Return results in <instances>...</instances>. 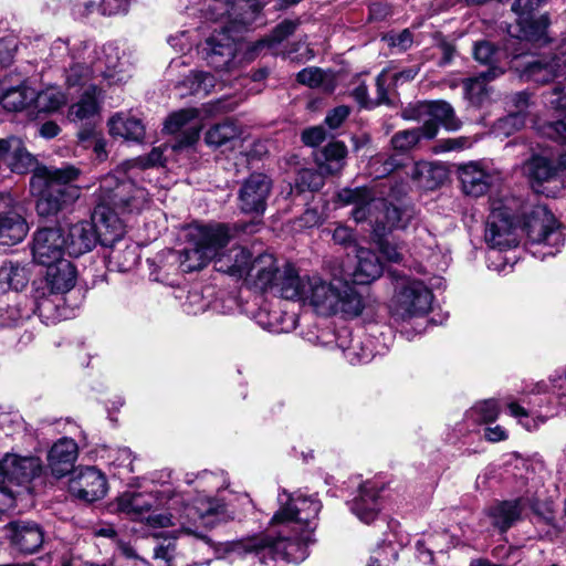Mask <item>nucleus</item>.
<instances>
[{
	"label": "nucleus",
	"instance_id": "obj_1",
	"mask_svg": "<svg viewBox=\"0 0 566 566\" xmlns=\"http://www.w3.org/2000/svg\"><path fill=\"white\" fill-rule=\"evenodd\" d=\"M280 509L273 515L275 524L291 522L295 526L293 537L279 536L271 538H251L247 542L229 544V551L253 554L262 565H270L277 558L287 562H297L304 558L305 547L312 543L313 533L317 526V515L322 509L321 502L315 496L303 494H289L285 490L279 494Z\"/></svg>",
	"mask_w": 566,
	"mask_h": 566
},
{
	"label": "nucleus",
	"instance_id": "obj_2",
	"mask_svg": "<svg viewBox=\"0 0 566 566\" xmlns=\"http://www.w3.org/2000/svg\"><path fill=\"white\" fill-rule=\"evenodd\" d=\"M0 159L11 172L24 175L33 171L30 186L33 192L50 200L53 192L55 206L62 210L80 197V188L69 185L77 179L80 170L71 165L63 167H36V158L27 149L23 140L17 136L0 138Z\"/></svg>",
	"mask_w": 566,
	"mask_h": 566
},
{
	"label": "nucleus",
	"instance_id": "obj_3",
	"mask_svg": "<svg viewBox=\"0 0 566 566\" xmlns=\"http://www.w3.org/2000/svg\"><path fill=\"white\" fill-rule=\"evenodd\" d=\"M263 8L261 0H213L207 15L222 21L202 46L203 59L217 71H229L235 66L237 34L256 23Z\"/></svg>",
	"mask_w": 566,
	"mask_h": 566
},
{
	"label": "nucleus",
	"instance_id": "obj_4",
	"mask_svg": "<svg viewBox=\"0 0 566 566\" xmlns=\"http://www.w3.org/2000/svg\"><path fill=\"white\" fill-rule=\"evenodd\" d=\"M158 505V497L153 492L126 491L116 499L117 511L130 520L146 522L151 527L179 525L186 534L195 533L190 525L198 521L208 525V518L222 516L226 512L223 503L209 495H199L193 503L169 513H155Z\"/></svg>",
	"mask_w": 566,
	"mask_h": 566
},
{
	"label": "nucleus",
	"instance_id": "obj_5",
	"mask_svg": "<svg viewBox=\"0 0 566 566\" xmlns=\"http://www.w3.org/2000/svg\"><path fill=\"white\" fill-rule=\"evenodd\" d=\"M253 227L249 223L233 227L226 223L191 226L188 233L190 244L178 253L181 271L201 270L228 245L237 232L251 233Z\"/></svg>",
	"mask_w": 566,
	"mask_h": 566
},
{
	"label": "nucleus",
	"instance_id": "obj_6",
	"mask_svg": "<svg viewBox=\"0 0 566 566\" xmlns=\"http://www.w3.org/2000/svg\"><path fill=\"white\" fill-rule=\"evenodd\" d=\"M302 302L322 316L342 314L356 317L365 307L363 296L354 284L337 279L328 282L319 275L311 276Z\"/></svg>",
	"mask_w": 566,
	"mask_h": 566
},
{
	"label": "nucleus",
	"instance_id": "obj_7",
	"mask_svg": "<svg viewBox=\"0 0 566 566\" xmlns=\"http://www.w3.org/2000/svg\"><path fill=\"white\" fill-rule=\"evenodd\" d=\"M521 234H525L531 245H541L531 251L535 258L545 260L554 256L564 244L563 226L555 214H520Z\"/></svg>",
	"mask_w": 566,
	"mask_h": 566
},
{
	"label": "nucleus",
	"instance_id": "obj_8",
	"mask_svg": "<svg viewBox=\"0 0 566 566\" xmlns=\"http://www.w3.org/2000/svg\"><path fill=\"white\" fill-rule=\"evenodd\" d=\"M432 300V292L421 281L401 279L396 286L392 316L400 321L423 316L430 311Z\"/></svg>",
	"mask_w": 566,
	"mask_h": 566
},
{
	"label": "nucleus",
	"instance_id": "obj_9",
	"mask_svg": "<svg viewBox=\"0 0 566 566\" xmlns=\"http://www.w3.org/2000/svg\"><path fill=\"white\" fill-rule=\"evenodd\" d=\"M42 472V462L36 457L7 454L0 462V494L14 497L12 485L30 483Z\"/></svg>",
	"mask_w": 566,
	"mask_h": 566
},
{
	"label": "nucleus",
	"instance_id": "obj_10",
	"mask_svg": "<svg viewBox=\"0 0 566 566\" xmlns=\"http://www.w3.org/2000/svg\"><path fill=\"white\" fill-rule=\"evenodd\" d=\"M373 240L377 243L382 256L392 263L403 261L402 247L387 240L386 235L395 229H406L411 221V214H369Z\"/></svg>",
	"mask_w": 566,
	"mask_h": 566
},
{
	"label": "nucleus",
	"instance_id": "obj_11",
	"mask_svg": "<svg viewBox=\"0 0 566 566\" xmlns=\"http://www.w3.org/2000/svg\"><path fill=\"white\" fill-rule=\"evenodd\" d=\"M520 214H488L484 239L492 249L507 250L521 240Z\"/></svg>",
	"mask_w": 566,
	"mask_h": 566
},
{
	"label": "nucleus",
	"instance_id": "obj_12",
	"mask_svg": "<svg viewBox=\"0 0 566 566\" xmlns=\"http://www.w3.org/2000/svg\"><path fill=\"white\" fill-rule=\"evenodd\" d=\"M65 237L61 227H49L41 221L35 232L32 245L33 260L44 266L65 260Z\"/></svg>",
	"mask_w": 566,
	"mask_h": 566
},
{
	"label": "nucleus",
	"instance_id": "obj_13",
	"mask_svg": "<svg viewBox=\"0 0 566 566\" xmlns=\"http://www.w3.org/2000/svg\"><path fill=\"white\" fill-rule=\"evenodd\" d=\"M402 117L409 120H432L441 124L446 129L454 132L461 128L462 123L457 117L452 105L446 101H424L409 105L402 111Z\"/></svg>",
	"mask_w": 566,
	"mask_h": 566
},
{
	"label": "nucleus",
	"instance_id": "obj_14",
	"mask_svg": "<svg viewBox=\"0 0 566 566\" xmlns=\"http://www.w3.org/2000/svg\"><path fill=\"white\" fill-rule=\"evenodd\" d=\"M532 188L535 192L554 196L563 186L559 161L555 164L544 156H533L524 166Z\"/></svg>",
	"mask_w": 566,
	"mask_h": 566
},
{
	"label": "nucleus",
	"instance_id": "obj_15",
	"mask_svg": "<svg viewBox=\"0 0 566 566\" xmlns=\"http://www.w3.org/2000/svg\"><path fill=\"white\" fill-rule=\"evenodd\" d=\"M566 76V52L557 54H543L527 61L522 70L521 77L545 84L556 77Z\"/></svg>",
	"mask_w": 566,
	"mask_h": 566
},
{
	"label": "nucleus",
	"instance_id": "obj_16",
	"mask_svg": "<svg viewBox=\"0 0 566 566\" xmlns=\"http://www.w3.org/2000/svg\"><path fill=\"white\" fill-rule=\"evenodd\" d=\"M70 493L85 502L102 499L107 492L105 475L94 467L80 470L69 483Z\"/></svg>",
	"mask_w": 566,
	"mask_h": 566
},
{
	"label": "nucleus",
	"instance_id": "obj_17",
	"mask_svg": "<svg viewBox=\"0 0 566 566\" xmlns=\"http://www.w3.org/2000/svg\"><path fill=\"white\" fill-rule=\"evenodd\" d=\"M547 0H515L512 4V11L518 17L520 32L516 38L521 41L539 42L544 39L546 21L543 19L534 20L533 12L536 11Z\"/></svg>",
	"mask_w": 566,
	"mask_h": 566
},
{
	"label": "nucleus",
	"instance_id": "obj_18",
	"mask_svg": "<svg viewBox=\"0 0 566 566\" xmlns=\"http://www.w3.org/2000/svg\"><path fill=\"white\" fill-rule=\"evenodd\" d=\"M283 269L271 253H262L253 259L245 281L250 287L261 292H272Z\"/></svg>",
	"mask_w": 566,
	"mask_h": 566
},
{
	"label": "nucleus",
	"instance_id": "obj_19",
	"mask_svg": "<svg viewBox=\"0 0 566 566\" xmlns=\"http://www.w3.org/2000/svg\"><path fill=\"white\" fill-rule=\"evenodd\" d=\"M270 191V178L263 174H252L239 192L241 212H264Z\"/></svg>",
	"mask_w": 566,
	"mask_h": 566
},
{
	"label": "nucleus",
	"instance_id": "obj_20",
	"mask_svg": "<svg viewBox=\"0 0 566 566\" xmlns=\"http://www.w3.org/2000/svg\"><path fill=\"white\" fill-rule=\"evenodd\" d=\"M199 112L196 108H186L172 113L165 120L164 129L169 134H176L184 129L174 149H181L193 145L200 135V125L196 122Z\"/></svg>",
	"mask_w": 566,
	"mask_h": 566
},
{
	"label": "nucleus",
	"instance_id": "obj_21",
	"mask_svg": "<svg viewBox=\"0 0 566 566\" xmlns=\"http://www.w3.org/2000/svg\"><path fill=\"white\" fill-rule=\"evenodd\" d=\"M11 545L24 554L35 553L43 544L44 533L39 524L31 521H14L7 526Z\"/></svg>",
	"mask_w": 566,
	"mask_h": 566
},
{
	"label": "nucleus",
	"instance_id": "obj_22",
	"mask_svg": "<svg viewBox=\"0 0 566 566\" xmlns=\"http://www.w3.org/2000/svg\"><path fill=\"white\" fill-rule=\"evenodd\" d=\"M462 191L472 197H481L494 184L496 176L483 169L478 163H469L458 168Z\"/></svg>",
	"mask_w": 566,
	"mask_h": 566
},
{
	"label": "nucleus",
	"instance_id": "obj_23",
	"mask_svg": "<svg viewBox=\"0 0 566 566\" xmlns=\"http://www.w3.org/2000/svg\"><path fill=\"white\" fill-rule=\"evenodd\" d=\"M77 444L73 439L62 438L55 442L48 453V467L55 478L72 472L77 458Z\"/></svg>",
	"mask_w": 566,
	"mask_h": 566
},
{
	"label": "nucleus",
	"instance_id": "obj_24",
	"mask_svg": "<svg viewBox=\"0 0 566 566\" xmlns=\"http://www.w3.org/2000/svg\"><path fill=\"white\" fill-rule=\"evenodd\" d=\"M94 222L81 221L69 228L65 237L66 253L70 256H81L92 251L98 243Z\"/></svg>",
	"mask_w": 566,
	"mask_h": 566
},
{
	"label": "nucleus",
	"instance_id": "obj_25",
	"mask_svg": "<svg viewBox=\"0 0 566 566\" xmlns=\"http://www.w3.org/2000/svg\"><path fill=\"white\" fill-rule=\"evenodd\" d=\"M381 488L373 481H366L359 488L358 495L350 504L352 512L364 523H371L380 511L379 492Z\"/></svg>",
	"mask_w": 566,
	"mask_h": 566
},
{
	"label": "nucleus",
	"instance_id": "obj_26",
	"mask_svg": "<svg viewBox=\"0 0 566 566\" xmlns=\"http://www.w3.org/2000/svg\"><path fill=\"white\" fill-rule=\"evenodd\" d=\"M526 505L524 497L513 500L496 501L486 510L492 525L501 533L510 530L522 515V511Z\"/></svg>",
	"mask_w": 566,
	"mask_h": 566
},
{
	"label": "nucleus",
	"instance_id": "obj_27",
	"mask_svg": "<svg viewBox=\"0 0 566 566\" xmlns=\"http://www.w3.org/2000/svg\"><path fill=\"white\" fill-rule=\"evenodd\" d=\"M76 282V270L69 260H60L54 264L46 266V273L42 284V290H48L50 294H65L71 291Z\"/></svg>",
	"mask_w": 566,
	"mask_h": 566
},
{
	"label": "nucleus",
	"instance_id": "obj_28",
	"mask_svg": "<svg viewBox=\"0 0 566 566\" xmlns=\"http://www.w3.org/2000/svg\"><path fill=\"white\" fill-rule=\"evenodd\" d=\"M311 276L312 275L302 276L293 264L284 263L272 292L285 300L302 302Z\"/></svg>",
	"mask_w": 566,
	"mask_h": 566
},
{
	"label": "nucleus",
	"instance_id": "obj_29",
	"mask_svg": "<svg viewBox=\"0 0 566 566\" xmlns=\"http://www.w3.org/2000/svg\"><path fill=\"white\" fill-rule=\"evenodd\" d=\"M377 202L384 203L377 199L376 193L369 187L344 188L336 193L335 209L353 207V212H364L374 205L378 209Z\"/></svg>",
	"mask_w": 566,
	"mask_h": 566
},
{
	"label": "nucleus",
	"instance_id": "obj_30",
	"mask_svg": "<svg viewBox=\"0 0 566 566\" xmlns=\"http://www.w3.org/2000/svg\"><path fill=\"white\" fill-rule=\"evenodd\" d=\"M96 229L97 242L103 247L113 248L122 242L125 234V222L119 214H91Z\"/></svg>",
	"mask_w": 566,
	"mask_h": 566
},
{
	"label": "nucleus",
	"instance_id": "obj_31",
	"mask_svg": "<svg viewBox=\"0 0 566 566\" xmlns=\"http://www.w3.org/2000/svg\"><path fill=\"white\" fill-rule=\"evenodd\" d=\"M128 185L118 181L114 176H107L102 180L97 196V209H105L107 212H115L128 203L125 197Z\"/></svg>",
	"mask_w": 566,
	"mask_h": 566
},
{
	"label": "nucleus",
	"instance_id": "obj_32",
	"mask_svg": "<svg viewBox=\"0 0 566 566\" xmlns=\"http://www.w3.org/2000/svg\"><path fill=\"white\" fill-rule=\"evenodd\" d=\"M357 265L352 273L353 283L369 284L382 273V264L379 258L369 249L358 247L356 249Z\"/></svg>",
	"mask_w": 566,
	"mask_h": 566
},
{
	"label": "nucleus",
	"instance_id": "obj_33",
	"mask_svg": "<svg viewBox=\"0 0 566 566\" xmlns=\"http://www.w3.org/2000/svg\"><path fill=\"white\" fill-rule=\"evenodd\" d=\"M346 156L347 148L345 144L342 142H332L316 154L315 161L322 171L332 176L343 170Z\"/></svg>",
	"mask_w": 566,
	"mask_h": 566
},
{
	"label": "nucleus",
	"instance_id": "obj_34",
	"mask_svg": "<svg viewBox=\"0 0 566 566\" xmlns=\"http://www.w3.org/2000/svg\"><path fill=\"white\" fill-rule=\"evenodd\" d=\"M503 71L499 67H490L478 76L467 78L463 82L467 99L473 106H481L489 97L488 82L496 78Z\"/></svg>",
	"mask_w": 566,
	"mask_h": 566
},
{
	"label": "nucleus",
	"instance_id": "obj_35",
	"mask_svg": "<svg viewBox=\"0 0 566 566\" xmlns=\"http://www.w3.org/2000/svg\"><path fill=\"white\" fill-rule=\"evenodd\" d=\"M437 134L438 128L436 123L427 120L421 127L397 132L391 137V146L398 151H409L420 142L421 138L431 139L436 137Z\"/></svg>",
	"mask_w": 566,
	"mask_h": 566
},
{
	"label": "nucleus",
	"instance_id": "obj_36",
	"mask_svg": "<svg viewBox=\"0 0 566 566\" xmlns=\"http://www.w3.org/2000/svg\"><path fill=\"white\" fill-rule=\"evenodd\" d=\"M29 226L22 214H0V245H15L28 234Z\"/></svg>",
	"mask_w": 566,
	"mask_h": 566
},
{
	"label": "nucleus",
	"instance_id": "obj_37",
	"mask_svg": "<svg viewBox=\"0 0 566 566\" xmlns=\"http://www.w3.org/2000/svg\"><path fill=\"white\" fill-rule=\"evenodd\" d=\"M109 133L127 140L140 142L145 135L143 123L128 114H116L109 122Z\"/></svg>",
	"mask_w": 566,
	"mask_h": 566
},
{
	"label": "nucleus",
	"instance_id": "obj_38",
	"mask_svg": "<svg viewBox=\"0 0 566 566\" xmlns=\"http://www.w3.org/2000/svg\"><path fill=\"white\" fill-rule=\"evenodd\" d=\"M29 301L23 296H15L12 303H0V327H17L32 316Z\"/></svg>",
	"mask_w": 566,
	"mask_h": 566
},
{
	"label": "nucleus",
	"instance_id": "obj_39",
	"mask_svg": "<svg viewBox=\"0 0 566 566\" xmlns=\"http://www.w3.org/2000/svg\"><path fill=\"white\" fill-rule=\"evenodd\" d=\"M30 280V273L25 265L18 262L8 261L0 268V292L9 290L21 291Z\"/></svg>",
	"mask_w": 566,
	"mask_h": 566
},
{
	"label": "nucleus",
	"instance_id": "obj_40",
	"mask_svg": "<svg viewBox=\"0 0 566 566\" xmlns=\"http://www.w3.org/2000/svg\"><path fill=\"white\" fill-rule=\"evenodd\" d=\"M253 259L254 258H252L250 251L245 248H234L231 250L227 258L228 263H226L222 259L218 260V270L227 272L232 276L244 279L245 282L249 276L250 266L252 265Z\"/></svg>",
	"mask_w": 566,
	"mask_h": 566
},
{
	"label": "nucleus",
	"instance_id": "obj_41",
	"mask_svg": "<svg viewBox=\"0 0 566 566\" xmlns=\"http://www.w3.org/2000/svg\"><path fill=\"white\" fill-rule=\"evenodd\" d=\"M409 174L411 178L419 184V186L427 189L438 187L447 177L443 166L429 161L416 163Z\"/></svg>",
	"mask_w": 566,
	"mask_h": 566
},
{
	"label": "nucleus",
	"instance_id": "obj_42",
	"mask_svg": "<svg viewBox=\"0 0 566 566\" xmlns=\"http://www.w3.org/2000/svg\"><path fill=\"white\" fill-rule=\"evenodd\" d=\"M216 85V78L210 73L206 72H191L184 80L177 82L176 88L179 91V96L187 95H208Z\"/></svg>",
	"mask_w": 566,
	"mask_h": 566
},
{
	"label": "nucleus",
	"instance_id": "obj_43",
	"mask_svg": "<svg viewBox=\"0 0 566 566\" xmlns=\"http://www.w3.org/2000/svg\"><path fill=\"white\" fill-rule=\"evenodd\" d=\"M99 91L95 85L88 86L78 102L71 105L67 117L71 122L88 120L97 114V96Z\"/></svg>",
	"mask_w": 566,
	"mask_h": 566
},
{
	"label": "nucleus",
	"instance_id": "obj_44",
	"mask_svg": "<svg viewBox=\"0 0 566 566\" xmlns=\"http://www.w3.org/2000/svg\"><path fill=\"white\" fill-rule=\"evenodd\" d=\"M241 134L242 128L237 120L226 119L208 129L205 142L207 145L218 148L239 138Z\"/></svg>",
	"mask_w": 566,
	"mask_h": 566
},
{
	"label": "nucleus",
	"instance_id": "obj_45",
	"mask_svg": "<svg viewBox=\"0 0 566 566\" xmlns=\"http://www.w3.org/2000/svg\"><path fill=\"white\" fill-rule=\"evenodd\" d=\"M417 254L433 268L442 269L447 265L444 255L438 248L436 238L427 230H421L416 244Z\"/></svg>",
	"mask_w": 566,
	"mask_h": 566
},
{
	"label": "nucleus",
	"instance_id": "obj_46",
	"mask_svg": "<svg viewBox=\"0 0 566 566\" xmlns=\"http://www.w3.org/2000/svg\"><path fill=\"white\" fill-rule=\"evenodd\" d=\"M34 99V90L22 84L10 87L2 93L1 105L9 112H20L31 105Z\"/></svg>",
	"mask_w": 566,
	"mask_h": 566
},
{
	"label": "nucleus",
	"instance_id": "obj_47",
	"mask_svg": "<svg viewBox=\"0 0 566 566\" xmlns=\"http://www.w3.org/2000/svg\"><path fill=\"white\" fill-rule=\"evenodd\" d=\"M108 259L109 265L118 272H128L139 262L138 248L135 244H125L124 249H118L113 245Z\"/></svg>",
	"mask_w": 566,
	"mask_h": 566
},
{
	"label": "nucleus",
	"instance_id": "obj_48",
	"mask_svg": "<svg viewBox=\"0 0 566 566\" xmlns=\"http://www.w3.org/2000/svg\"><path fill=\"white\" fill-rule=\"evenodd\" d=\"M29 306L33 311L32 315L36 314L45 325L54 324L61 318L57 304L44 291L40 294V287L35 291L34 303L29 302Z\"/></svg>",
	"mask_w": 566,
	"mask_h": 566
},
{
	"label": "nucleus",
	"instance_id": "obj_49",
	"mask_svg": "<svg viewBox=\"0 0 566 566\" xmlns=\"http://www.w3.org/2000/svg\"><path fill=\"white\" fill-rule=\"evenodd\" d=\"M325 176L327 172L317 169L305 168L298 171L295 179V190L300 193L303 191H317L325 184Z\"/></svg>",
	"mask_w": 566,
	"mask_h": 566
},
{
	"label": "nucleus",
	"instance_id": "obj_50",
	"mask_svg": "<svg viewBox=\"0 0 566 566\" xmlns=\"http://www.w3.org/2000/svg\"><path fill=\"white\" fill-rule=\"evenodd\" d=\"M65 103L64 95L55 90L48 88L40 93L34 91L33 104L38 112H55Z\"/></svg>",
	"mask_w": 566,
	"mask_h": 566
},
{
	"label": "nucleus",
	"instance_id": "obj_51",
	"mask_svg": "<svg viewBox=\"0 0 566 566\" xmlns=\"http://www.w3.org/2000/svg\"><path fill=\"white\" fill-rule=\"evenodd\" d=\"M402 166L401 158L397 155H377L370 161V167L376 178H382Z\"/></svg>",
	"mask_w": 566,
	"mask_h": 566
},
{
	"label": "nucleus",
	"instance_id": "obj_52",
	"mask_svg": "<svg viewBox=\"0 0 566 566\" xmlns=\"http://www.w3.org/2000/svg\"><path fill=\"white\" fill-rule=\"evenodd\" d=\"M500 409L496 400L488 399L478 402L471 410L470 416L479 422H493L499 416Z\"/></svg>",
	"mask_w": 566,
	"mask_h": 566
},
{
	"label": "nucleus",
	"instance_id": "obj_53",
	"mask_svg": "<svg viewBox=\"0 0 566 566\" xmlns=\"http://www.w3.org/2000/svg\"><path fill=\"white\" fill-rule=\"evenodd\" d=\"M390 86H392V84L389 76V70L384 69L376 77L377 96L373 99L374 107L381 104L389 105L391 103L388 94Z\"/></svg>",
	"mask_w": 566,
	"mask_h": 566
},
{
	"label": "nucleus",
	"instance_id": "obj_54",
	"mask_svg": "<svg viewBox=\"0 0 566 566\" xmlns=\"http://www.w3.org/2000/svg\"><path fill=\"white\" fill-rule=\"evenodd\" d=\"M182 307L186 313L197 315L207 310L208 302L199 290L193 289L188 292L186 300L182 303Z\"/></svg>",
	"mask_w": 566,
	"mask_h": 566
},
{
	"label": "nucleus",
	"instance_id": "obj_55",
	"mask_svg": "<svg viewBox=\"0 0 566 566\" xmlns=\"http://www.w3.org/2000/svg\"><path fill=\"white\" fill-rule=\"evenodd\" d=\"M95 12L101 13V2L96 0H75L72 6V14L77 20L87 19Z\"/></svg>",
	"mask_w": 566,
	"mask_h": 566
},
{
	"label": "nucleus",
	"instance_id": "obj_56",
	"mask_svg": "<svg viewBox=\"0 0 566 566\" xmlns=\"http://www.w3.org/2000/svg\"><path fill=\"white\" fill-rule=\"evenodd\" d=\"M473 54L476 61L483 64H492L496 55L497 49L489 41H480L474 44Z\"/></svg>",
	"mask_w": 566,
	"mask_h": 566
},
{
	"label": "nucleus",
	"instance_id": "obj_57",
	"mask_svg": "<svg viewBox=\"0 0 566 566\" xmlns=\"http://www.w3.org/2000/svg\"><path fill=\"white\" fill-rule=\"evenodd\" d=\"M92 71L86 65L76 63L66 72V82L70 86L83 85L91 77Z\"/></svg>",
	"mask_w": 566,
	"mask_h": 566
},
{
	"label": "nucleus",
	"instance_id": "obj_58",
	"mask_svg": "<svg viewBox=\"0 0 566 566\" xmlns=\"http://www.w3.org/2000/svg\"><path fill=\"white\" fill-rule=\"evenodd\" d=\"M384 40L391 48H397L399 52H405L411 48L413 39L412 34L408 29L402 30L399 33H391L384 36Z\"/></svg>",
	"mask_w": 566,
	"mask_h": 566
},
{
	"label": "nucleus",
	"instance_id": "obj_59",
	"mask_svg": "<svg viewBox=\"0 0 566 566\" xmlns=\"http://www.w3.org/2000/svg\"><path fill=\"white\" fill-rule=\"evenodd\" d=\"M297 82L310 87H317L322 84L324 80V74L322 70L317 67H307L303 69L297 73Z\"/></svg>",
	"mask_w": 566,
	"mask_h": 566
},
{
	"label": "nucleus",
	"instance_id": "obj_60",
	"mask_svg": "<svg viewBox=\"0 0 566 566\" xmlns=\"http://www.w3.org/2000/svg\"><path fill=\"white\" fill-rule=\"evenodd\" d=\"M545 101L552 108L566 113V92L560 85L545 93Z\"/></svg>",
	"mask_w": 566,
	"mask_h": 566
},
{
	"label": "nucleus",
	"instance_id": "obj_61",
	"mask_svg": "<svg viewBox=\"0 0 566 566\" xmlns=\"http://www.w3.org/2000/svg\"><path fill=\"white\" fill-rule=\"evenodd\" d=\"M326 138L327 132L322 125L310 127L302 133V142L311 147L318 146Z\"/></svg>",
	"mask_w": 566,
	"mask_h": 566
},
{
	"label": "nucleus",
	"instance_id": "obj_62",
	"mask_svg": "<svg viewBox=\"0 0 566 566\" xmlns=\"http://www.w3.org/2000/svg\"><path fill=\"white\" fill-rule=\"evenodd\" d=\"M129 2L130 0H102L101 14L112 17L126 13Z\"/></svg>",
	"mask_w": 566,
	"mask_h": 566
},
{
	"label": "nucleus",
	"instance_id": "obj_63",
	"mask_svg": "<svg viewBox=\"0 0 566 566\" xmlns=\"http://www.w3.org/2000/svg\"><path fill=\"white\" fill-rule=\"evenodd\" d=\"M103 52L106 59L105 65L108 71L106 76L109 78L114 77L115 73L117 72V69L122 65L120 57L118 55V50L116 46L108 44L104 46Z\"/></svg>",
	"mask_w": 566,
	"mask_h": 566
},
{
	"label": "nucleus",
	"instance_id": "obj_64",
	"mask_svg": "<svg viewBox=\"0 0 566 566\" xmlns=\"http://www.w3.org/2000/svg\"><path fill=\"white\" fill-rule=\"evenodd\" d=\"M297 22L292 20H284L275 27L271 34V43H281L287 36L294 33Z\"/></svg>",
	"mask_w": 566,
	"mask_h": 566
}]
</instances>
